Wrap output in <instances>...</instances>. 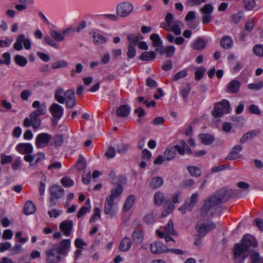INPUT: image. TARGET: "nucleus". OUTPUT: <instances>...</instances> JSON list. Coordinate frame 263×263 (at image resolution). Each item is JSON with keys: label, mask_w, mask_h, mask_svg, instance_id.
Instances as JSON below:
<instances>
[{"label": "nucleus", "mask_w": 263, "mask_h": 263, "mask_svg": "<svg viewBox=\"0 0 263 263\" xmlns=\"http://www.w3.org/2000/svg\"><path fill=\"white\" fill-rule=\"evenodd\" d=\"M64 98L65 99V101L67 100H72L73 99H76L75 97V93L73 90L69 89L64 93Z\"/></svg>", "instance_id": "53"}, {"label": "nucleus", "mask_w": 263, "mask_h": 263, "mask_svg": "<svg viewBox=\"0 0 263 263\" xmlns=\"http://www.w3.org/2000/svg\"><path fill=\"white\" fill-rule=\"evenodd\" d=\"M191 90V87L190 84L186 83L185 86L183 87H182L180 90V94L185 102H187L188 95L190 92Z\"/></svg>", "instance_id": "36"}, {"label": "nucleus", "mask_w": 263, "mask_h": 263, "mask_svg": "<svg viewBox=\"0 0 263 263\" xmlns=\"http://www.w3.org/2000/svg\"><path fill=\"white\" fill-rule=\"evenodd\" d=\"M240 86V83L238 80H233L227 85V92L232 93H237Z\"/></svg>", "instance_id": "21"}, {"label": "nucleus", "mask_w": 263, "mask_h": 263, "mask_svg": "<svg viewBox=\"0 0 263 263\" xmlns=\"http://www.w3.org/2000/svg\"><path fill=\"white\" fill-rule=\"evenodd\" d=\"M243 8L247 11L252 10L255 6V0H243Z\"/></svg>", "instance_id": "46"}, {"label": "nucleus", "mask_w": 263, "mask_h": 263, "mask_svg": "<svg viewBox=\"0 0 263 263\" xmlns=\"http://www.w3.org/2000/svg\"><path fill=\"white\" fill-rule=\"evenodd\" d=\"M46 259L48 263H58L62 261V254L55 248L45 251Z\"/></svg>", "instance_id": "6"}, {"label": "nucleus", "mask_w": 263, "mask_h": 263, "mask_svg": "<svg viewBox=\"0 0 263 263\" xmlns=\"http://www.w3.org/2000/svg\"><path fill=\"white\" fill-rule=\"evenodd\" d=\"M248 257H249L251 263H263V257L260 255V253L257 250L250 251L247 253Z\"/></svg>", "instance_id": "16"}, {"label": "nucleus", "mask_w": 263, "mask_h": 263, "mask_svg": "<svg viewBox=\"0 0 263 263\" xmlns=\"http://www.w3.org/2000/svg\"><path fill=\"white\" fill-rule=\"evenodd\" d=\"M255 25V21L253 18L249 19L245 24V29L246 31L250 33L254 28Z\"/></svg>", "instance_id": "54"}, {"label": "nucleus", "mask_w": 263, "mask_h": 263, "mask_svg": "<svg viewBox=\"0 0 263 263\" xmlns=\"http://www.w3.org/2000/svg\"><path fill=\"white\" fill-rule=\"evenodd\" d=\"M187 170L189 171L191 176L195 177H199L202 175L201 170L195 166H189L187 167Z\"/></svg>", "instance_id": "30"}, {"label": "nucleus", "mask_w": 263, "mask_h": 263, "mask_svg": "<svg viewBox=\"0 0 263 263\" xmlns=\"http://www.w3.org/2000/svg\"><path fill=\"white\" fill-rule=\"evenodd\" d=\"M46 106L44 105H42L39 108H37L33 111L31 112V113L34 114L35 115L39 117L42 115H44L46 114Z\"/></svg>", "instance_id": "58"}, {"label": "nucleus", "mask_w": 263, "mask_h": 263, "mask_svg": "<svg viewBox=\"0 0 263 263\" xmlns=\"http://www.w3.org/2000/svg\"><path fill=\"white\" fill-rule=\"evenodd\" d=\"M150 39L152 41V45L157 47L162 44V41L158 34L153 33L150 35Z\"/></svg>", "instance_id": "42"}, {"label": "nucleus", "mask_w": 263, "mask_h": 263, "mask_svg": "<svg viewBox=\"0 0 263 263\" xmlns=\"http://www.w3.org/2000/svg\"><path fill=\"white\" fill-rule=\"evenodd\" d=\"M16 150L22 154H30L33 152V146L30 143H20L16 147Z\"/></svg>", "instance_id": "17"}, {"label": "nucleus", "mask_w": 263, "mask_h": 263, "mask_svg": "<svg viewBox=\"0 0 263 263\" xmlns=\"http://www.w3.org/2000/svg\"><path fill=\"white\" fill-rule=\"evenodd\" d=\"M50 196L59 199L62 198L65 194L64 190L59 185H53L49 189Z\"/></svg>", "instance_id": "12"}, {"label": "nucleus", "mask_w": 263, "mask_h": 263, "mask_svg": "<svg viewBox=\"0 0 263 263\" xmlns=\"http://www.w3.org/2000/svg\"><path fill=\"white\" fill-rule=\"evenodd\" d=\"M116 147L118 154L124 155L128 151L129 147V144L128 143L121 142L118 143L116 145Z\"/></svg>", "instance_id": "34"}, {"label": "nucleus", "mask_w": 263, "mask_h": 263, "mask_svg": "<svg viewBox=\"0 0 263 263\" xmlns=\"http://www.w3.org/2000/svg\"><path fill=\"white\" fill-rule=\"evenodd\" d=\"M36 54L41 60L45 62H49L50 60V56L45 53L37 51Z\"/></svg>", "instance_id": "62"}, {"label": "nucleus", "mask_w": 263, "mask_h": 263, "mask_svg": "<svg viewBox=\"0 0 263 263\" xmlns=\"http://www.w3.org/2000/svg\"><path fill=\"white\" fill-rule=\"evenodd\" d=\"M116 155V151L114 147L109 146L107 151L105 152V156L108 159H111L115 157Z\"/></svg>", "instance_id": "60"}, {"label": "nucleus", "mask_w": 263, "mask_h": 263, "mask_svg": "<svg viewBox=\"0 0 263 263\" xmlns=\"http://www.w3.org/2000/svg\"><path fill=\"white\" fill-rule=\"evenodd\" d=\"M73 224L72 220H64L60 224V229L63 234L66 236H69L71 234Z\"/></svg>", "instance_id": "13"}, {"label": "nucleus", "mask_w": 263, "mask_h": 263, "mask_svg": "<svg viewBox=\"0 0 263 263\" xmlns=\"http://www.w3.org/2000/svg\"><path fill=\"white\" fill-rule=\"evenodd\" d=\"M14 61L17 65L21 67L25 66L28 63L26 58L19 54H17L14 57Z\"/></svg>", "instance_id": "39"}, {"label": "nucleus", "mask_w": 263, "mask_h": 263, "mask_svg": "<svg viewBox=\"0 0 263 263\" xmlns=\"http://www.w3.org/2000/svg\"><path fill=\"white\" fill-rule=\"evenodd\" d=\"M132 246V242L130 238L125 237L123 238L119 244V250L120 251L124 252L128 251Z\"/></svg>", "instance_id": "20"}, {"label": "nucleus", "mask_w": 263, "mask_h": 263, "mask_svg": "<svg viewBox=\"0 0 263 263\" xmlns=\"http://www.w3.org/2000/svg\"><path fill=\"white\" fill-rule=\"evenodd\" d=\"M129 45L136 47L139 42V37L134 34H129L127 36Z\"/></svg>", "instance_id": "44"}, {"label": "nucleus", "mask_w": 263, "mask_h": 263, "mask_svg": "<svg viewBox=\"0 0 263 263\" xmlns=\"http://www.w3.org/2000/svg\"><path fill=\"white\" fill-rule=\"evenodd\" d=\"M49 111L54 118L60 119L64 112V109L58 103H52L49 108Z\"/></svg>", "instance_id": "10"}, {"label": "nucleus", "mask_w": 263, "mask_h": 263, "mask_svg": "<svg viewBox=\"0 0 263 263\" xmlns=\"http://www.w3.org/2000/svg\"><path fill=\"white\" fill-rule=\"evenodd\" d=\"M198 195L197 193H194L192 194L191 198L186 200L185 202L181 206L179 210L182 213H185L186 210L191 211L195 204L198 201Z\"/></svg>", "instance_id": "8"}, {"label": "nucleus", "mask_w": 263, "mask_h": 263, "mask_svg": "<svg viewBox=\"0 0 263 263\" xmlns=\"http://www.w3.org/2000/svg\"><path fill=\"white\" fill-rule=\"evenodd\" d=\"M165 200L164 194L160 192H156L154 195V200L156 205L158 206L161 205Z\"/></svg>", "instance_id": "40"}, {"label": "nucleus", "mask_w": 263, "mask_h": 263, "mask_svg": "<svg viewBox=\"0 0 263 263\" xmlns=\"http://www.w3.org/2000/svg\"><path fill=\"white\" fill-rule=\"evenodd\" d=\"M188 74V71L186 69L180 71L176 73L173 77V80L177 81L178 80L186 77Z\"/></svg>", "instance_id": "50"}, {"label": "nucleus", "mask_w": 263, "mask_h": 263, "mask_svg": "<svg viewBox=\"0 0 263 263\" xmlns=\"http://www.w3.org/2000/svg\"><path fill=\"white\" fill-rule=\"evenodd\" d=\"M165 231L166 234L172 235H177V232L174 230L173 222L170 220L166 226L165 227Z\"/></svg>", "instance_id": "45"}, {"label": "nucleus", "mask_w": 263, "mask_h": 263, "mask_svg": "<svg viewBox=\"0 0 263 263\" xmlns=\"http://www.w3.org/2000/svg\"><path fill=\"white\" fill-rule=\"evenodd\" d=\"M177 153L173 147L167 148L164 153V157L167 161H170L175 158Z\"/></svg>", "instance_id": "28"}, {"label": "nucleus", "mask_w": 263, "mask_h": 263, "mask_svg": "<svg viewBox=\"0 0 263 263\" xmlns=\"http://www.w3.org/2000/svg\"><path fill=\"white\" fill-rule=\"evenodd\" d=\"M116 10L118 16L125 17L129 15L133 12L134 6L129 2H122L117 5Z\"/></svg>", "instance_id": "5"}, {"label": "nucleus", "mask_w": 263, "mask_h": 263, "mask_svg": "<svg viewBox=\"0 0 263 263\" xmlns=\"http://www.w3.org/2000/svg\"><path fill=\"white\" fill-rule=\"evenodd\" d=\"M135 200V197L133 195H129L126 200L123 206V211L127 212L131 208Z\"/></svg>", "instance_id": "41"}, {"label": "nucleus", "mask_w": 263, "mask_h": 263, "mask_svg": "<svg viewBox=\"0 0 263 263\" xmlns=\"http://www.w3.org/2000/svg\"><path fill=\"white\" fill-rule=\"evenodd\" d=\"M183 25L182 23L180 21H175L171 26V30L176 35H179L181 33L180 26Z\"/></svg>", "instance_id": "43"}, {"label": "nucleus", "mask_w": 263, "mask_h": 263, "mask_svg": "<svg viewBox=\"0 0 263 263\" xmlns=\"http://www.w3.org/2000/svg\"><path fill=\"white\" fill-rule=\"evenodd\" d=\"M258 247V241L252 235H245L239 243H235L232 251L235 261L243 262L247 257V253Z\"/></svg>", "instance_id": "2"}, {"label": "nucleus", "mask_w": 263, "mask_h": 263, "mask_svg": "<svg viewBox=\"0 0 263 263\" xmlns=\"http://www.w3.org/2000/svg\"><path fill=\"white\" fill-rule=\"evenodd\" d=\"M1 163L4 165L11 163L13 160V157L11 156H7L6 155H2L1 157Z\"/></svg>", "instance_id": "59"}, {"label": "nucleus", "mask_w": 263, "mask_h": 263, "mask_svg": "<svg viewBox=\"0 0 263 263\" xmlns=\"http://www.w3.org/2000/svg\"><path fill=\"white\" fill-rule=\"evenodd\" d=\"M259 133L257 130H253L245 134L240 139V143H245L247 141L251 140Z\"/></svg>", "instance_id": "24"}, {"label": "nucleus", "mask_w": 263, "mask_h": 263, "mask_svg": "<svg viewBox=\"0 0 263 263\" xmlns=\"http://www.w3.org/2000/svg\"><path fill=\"white\" fill-rule=\"evenodd\" d=\"M151 250L154 254H160L168 252L166 247L160 242H155L151 245Z\"/></svg>", "instance_id": "15"}, {"label": "nucleus", "mask_w": 263, "mask_h": 263, "mask_svg": "<svg viewBox=\"0 0 263 263\" xmlns=\"http://www.w3.org/2000/svg\"><path fill=\"white\" fill-rule=\"evenodd\" d=\"M227 191L221 189L216 192L213 195L204 200V203L200 210V215L202 217L208 216L212 217L215 215H220V210L217 206L222 201L227 200Z\"/></svg>", "instance_id": "1"}, {"label": "nucleus", "mask_w": 263, "mask_h": 263, "mask_svg": "<svg viewBox=\"0 0 263 263\" xmlns=\"http://www.w3.org/2000/svg\"><path fill=\"white\" fill-rule=\"evenodd\" d=\"M32 91L29 89H25L20 93V97L23 101H27L32 95Z\"/></svg>", "instance_id": "57"}, {"label": "nucleus", "mask_w": 263, "mask_h": 263, "mask_svg": "<svg viewBox=\"0 0 263 263\" xmlns=\"http://www.w3.org/2000/svg\"><path fill=\"white\" fill-rule=\"evenodd\" d=\"M216 227V224L213 222L206 223L198 221L196 225V230L197 231V233L195 235L196 237L195 245L200 247L201 245V239L209 231L214 230Z\"/></svg>", "instance_id": "3"}, {"label": "nucleus", "mask_w": 263, "mask_h": 263, "mask_svg": "<svg viewBox=\"0 0 263 263\" xmlns=\"http://www.w3.org/2000/svg\"><path fill=\"white\" fill-rule=\"evenodd\" d=\"M75 166L79 171H83L86 167L87 163L85 158L82 155H79Z\"/></svg>", "instance_id": "32"}, {"label": "nucleus", "mask_w": 263, "mask_h": 263, "mask_svg": "<svg viewBox=\"0 0 263 263\" xmlns=\"http://www.w3.org/2000/svg\"><path fill=\"white\" fill-rule=\"evenodd\" d=\"M71 241L69 239L62 240L59 247H55L59 253L63 256H66L70 247Z\"/></svg>", "instance_id": "11"}, {"label": "nucleus", "mask_w": 263, "mask_h": 263, "mask_svg": "<svg viewBox=\"0 0 263 263\" xmlns=\"http://www.w3.org/2000/svg\"><path fill=\"white\" fill-rule=\"evenodd\" d=\"M35 211V204L31 200L27 201L24 205V213L26 215H29L34 213Z\"/></svg>", "instance_id": "22"}, {"label": "nucleus", "mask_w": 263, "mask_h": 263, "mask_svg": "<svg viewBox=\"0 0 263 263\" xmlns=\"http://www.w3.org/2000/svg\"><path fill=\"white\" fill-rule=\"evenodd\" d=\"M133 241L136 243L139 244L143 241V236L140 233L135 230L132 235Z\"/></svg>", "instance_id": "47"}, {"label": "nucleus", "mask_w": 263, "mask_h": 263, "mask_svg": "<svg viewBox=\"0 0 263 263\" xmlns=\"http://www.w3.org/2000/svg\"><path fill=\"white\" fill-rule=\"evenodd\" d=\"M164 181L162 177L156 176L153 177L150 183L149 186L153 189H157L160 187L163 184Z\"/></svg>", "instance_id": "25"}, {"label": "nucleus", "mask_w": 263, "mask_h": 263, "mask_svg": "<svg viewBox=\"0 0 263 263\" xmlns=\"http://www.w3.org/2000/svg\"><path fill=\"white\" fill-rule=\"evenodd\" d=\"M136 47L132 46V45H128V51L127 52V57L130 59H132L136 56Z\"/></svg>", "instance_id": "61"}, {"label": "nucleus", "mask_w": 263, "mask_h": 263, "mask_svg": "<svg viewBox=\"0 0 263 263\" xmlns=\"http://www.w3.org/2000/svg\"><path fill=\"white\" fill-rule=\"evenodd\" d=\"M61 182L65 187H70L73 186L74 184V182L72 180L66 177L61 179Z\"/></svg>", "instance_id": "56"}, {"label": "nucleus", "mask_w": 263, "mask_h": 263, "mask_svg": "<svg viewBox=\"0 0 263 263\" xmlns=\"http://www.w3.org/2000/svg\"><path fill=\"white\" fill-rule=\"evenodd\" d=\"M206 46V43L203 39L198 37L192 45L193 48L196 50H201Z\"/></svg>", "instance_id": "38"}, {"label": "nucleus", "mask_w": 263, "mask_h": 263, "mask_svg": "<svg viewBox=\"0 0 263 263\" xmlns=\"http://www.w3.org/2000/svg\"><path fill=\"white\" fill-rule=\"evenodd\" d=\"M165 56L166 58H171L173 56L175 51V47L174 46L170 45L165 47Z\"/></svg>", "instance_id": "55"}, {"label": "nucleus", "mask_w": 263, "mask_h": 263, "mask_svg": "<svg viewBox=\"0 0 263 263\" xmlns=\"http://www.w3.org/2000/svg\"><path fill=\"white\" fill-rule=\"evenodd\" d=\"M89 34L92 36L93 43L95 45H100L106 42V39L104 36L97 34L94 31L90 32Z\"/></svg>", "instance_id": "26"}, {"label": "nucleus", "mask_w": 263, "mask_h": 263, "mask_svg": "<svg viewBox=\"0 0 263 263\" xmlns=\"http://www.w3.org/2000/svg\"><path fill=\"white\" fill-rule=\"evenodd\" d=\"M29 118L33 123V128L34 129L39 128L41 124V120L40 117L31 112L29 115Z\"/></svg>", "instance_id": "37"}, {"label": "nucleus", "mask_w": 263, "mask_h": 263, "mask_svg": "<svg viewBox=\"0 0 263 263\" xmlns=\"http://www.w3.org/2000/svg\"><path fill=\"white\" fill-rule=\"evenodd\" d=\"M253 52L258 57L263 56V45L257 44L254 46L253 48Z\"/></svg>", "instance_id": "52"}, {"label": "nucleus", "mask_w": 263, "mask_h": 263, "mask_svg": "<svg viewBox=\"0 0 263 263\" xmlns=\"http://www.w3.org/2000/svg\"><path fill=\"white\" fill-rule=\"evenodd\" d=\"M89 211H90L89 207H87L86 206H83L78 211L77 216L78 218H80L82 217V216H83L86 213L89 212Z\"/></svg>", "instance_id": "63"}, {"label": "nucleus", "mask_w": 263, "mask_h": 263, "mask_svg": "<svg viewBox=\"0 0 263 263\" xmlns=\"http://www.w3.org/2000/svg\"><path fill=\"white\" fill-rule=\"evenodd\" d=\"M123 192V187L121 184H119L117 188L112 189L111 190L110 195L107 197L110 199H112L114 201L115 198L118 197Z\"/></svg>", "instance_id": "31"}, {"label": "nucleus", "mask_w": 263, "mask_h": 263, "mask_svg": "<svg viewBox=\"0 0 263 263\" xmlns=\"http://www.w3.org/2000/svg\"><path fill=\"white\" fill-rule=\"evenodd\" d=\"M130 109V107L128 105H122L117 109L116 114L119 117L126 118L129 115Z\"/></svg>", "instance_id": "19"}, {"label": "nucleus", "mask_w": 263, "mask_h": 263, "mask_svg": "<svg viewBox=\"0 0 263 263\" xmlns=\"http://www.w3.org/2000/svg\"><path fill=\"white\" fill-rule=\"evenodd\" d=\"M214 7L211 4H205L200 9V12L202 14V22L203 24L209 23L212 21V13Z\"/></svg>", "instance_id": "7"}, {"label": "nucleus", "mask_w": 263, "mask_h": 263, "mask_svg": "<svg viewBox=\"0 0 263 263\" xmlns=\"http://www.w3.org/2000/svg\"><path fill=\"white\" fill-rule=\"evenodd\" d=\"M52 145L55 147H61L63 144L64 139L62 135H55L52 138Z\"/></svg>", "instance_id": "35"}, {"label": "nucleus", "mask_w": 263, "mask_h": 263, "mask_svg": "<svg viewBox=\"0 0 263 263\" xmlns=\"http://www.w3.org/2000/svg\"><path fill=\"white\" fill-rule=\"evenodd\" d=\"M242 146L240 145H236L233 147L228 155L226 158L227 160H233L241 158L239 153L242 150Z\"/></svg>", "instance_id": "14"}, {"label": "nucleus", "mask_w": 263, "mask_h": 263, "mask_svg": "<svg viewBox=\"0 0 263 263\" xmlns=\"http://www.w3.org/2000/svg\"><path fill=\"white\" fill-rule=\"evenodd\" d=\"M50 35L57 42H61L64 40V35L54 30H50Z\"/></svg>", "instance_id": "49"}, {"label": "nucleus", "mask_w": 263, "mask_h": 263, "mask_svg": "<svg viewBox=\"0 0 263 263\" xmlns=\"http://www.w3.org/2000/svg\"><path fill=\"white\" fill-rule=\"evenodd\" d=\"M233 45V40L230 36L226 35L220 40V45L224 49H230Z\"/></svg>", "instance_id": "27"}, {"label": "nucleus", "mask_w": 263, "mask_h": 263, "mask_svg": "<svg viewBox=\"0 0 263 263\" xmlns=\"http://www.w3.org/2000/svg\"><path fill=\"white\" fill-rule=\"evenodd\" d=\"M156 58V53L155 51H151L149 52L144 51L141 55L139 57V59L148 61L153 60Z\"/></svg>", "instance_id": "29"}, {"label": "nucleus", "mask_w": 263, "mask_h": 263, "mask_svg": "<svg viewBox=\"0 0 263 263\" xmlns=\"http://www.w3.org/2000/svg\"><path fill=\"white\" fill-rule=\"evenodd\" d=\"M67 66V63L64 60L56 61L52 64L51 67L53 69H59L66 67Z\"/></svg>", "instance_id": "51"}, {"label": "nucleus", "mask_w": 263, "mask_h": 263, "mask_svg": "<svg viewBox=\"0 0 263 263\" xmlns=\"http://www.w3.org/2000/svg\"><path fill=\"white\" fill-rule=\"evenodd\" d=\"M222 105H224L225 114H229L231 111V108L229 102L227 100L224 99L215 105L212 113L214 117L219 118L223 115V110L222 109Z\"/></svg>", "instance_id": "4"}, {"label": "nucleus", "mask_w": 263, "mask_h": 263, "mask_svg": "<svg viewBox=\"0 0 263 263\" xmlns=\"http://www.w3.org/2000/svg\"><path fill=\"white\" fill-rule=\"evenodd\" d=\"M114 200L107 198L104 205V213L112 218L116 214V211L113 209Z\"/></svg>", "instance_id": "18"}, {"label": "nucleus", "mask_w": 263, "mask_h": 263, "mask_svg": "<svg viewBox=\"0 0 263 263\" xmlns=\"http://www.w3.org/2000/svg\"><path fill=\"white\" fill-rule=\"evenodd\" d=\"M249 111L251 114L259 115L260 114V110L258 107L254 104H252L249 108Z\"/></svg>", "instance_id": "64"}, {"label": "nucleus", "mask_w": 263, "mask_h": 263, "mask_svg": "<svg viewBox=\"0 0 263 263\" xmlns=\"http://www.w3.org/2000/svg\"><path fill=\"white\" fill-rule=\"evenodd\" d=\"M86 27V22L84 21H82L79 26L76 28H68L63 31V33L65 34L69 30H72V31H75L77 32H79L81 30L84 29Z\"/></svg>", "instance_id": "48"}, {"label": "nucleus", "mask_w": 263, "mask_h": 263, "mask_svg": "<svg viewBox=\"0 0 263 263\" xmlns=\"http://www.w3.org/2000/svg\"><path fill=\"white\" fill-rule=\"evenodd\" d=\"M201 142L204 145H210L214 140V137L209 134H200L198 136Z\"/></svg>", "instance_id": "23"}, {"label": "nucleus", "mask_w": 263, "mask_h": 263, "mask_svg": "<svg viewBox=\"0 0 263 263\" xmlns=\"http://www.w3.org/2000/svg\"><path fill=\"white\" fill-rule=\"evenodd\" d=\"M63 93L64 90L61 87H58L55 89L54 99L61 104H63L65 102V99L64 98V96H63Z\"/></svg>", "instance_id": "33"}, {"label": "nucleus", "mask_w": 263, "mask_h": 263, "mask_svg": "<svg viewBox=\"0 0 263 263\" xmlns=\"http://www.w3.org/2000/svg\"><path fill=\"white\" fill-rule=\"evenodd\" d=\"M51 139V136L47 133L39 134L35 139V145L39 148H43L48 145Z\"/></svg>", "instance_id": "9"}]
</instances>
